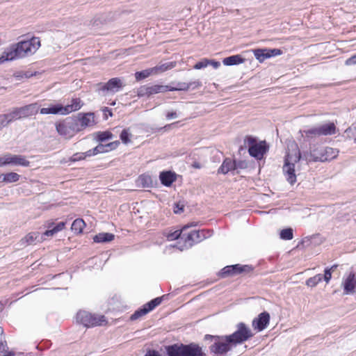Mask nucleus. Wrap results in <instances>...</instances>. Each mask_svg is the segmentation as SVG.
<instances>
[{
	"label": "nucleus",
	"instance_id": "1",
	"mask_svg": "<svg viewBox=\"0 0 356 356\" xmlns=\"http://www.w3.org/2000/svg\"><path fill=\"white\" fill-rule=\"evenodd\" d=\"M40 47L39 38L33 37L28 40H22L7 47L0 56V64L11 61L32 54Z\"/></svg>",
	"mask_w": 356,
	"mask_h": 356
},
{
	"label": "nucleus",
	"instance_id": "2",
	"mask_svg": "<svg viewBox=\"0 0 356 356\" xmlns=\"http://www.w3.org/2000/svg\"><path fill=\"white\" fill-rule=\"evenodd\" d=\"M65 223L64 222H60L53 228L49 229L44 232L43 234H40L38 232H31L25 236L20 241L21 246H27L30 245H35L38 243L42 242L44 240V236H52L57 232L63 230L65 227Z\"/></svg>",
	"mask_w": 356,
	"mask_h": 356
},
{
	"label": "nucleus",
	"instance_id": "3",
	"mask_svg": "<svg viewBox=\"0 0 356 356\" xmlns=\"http://www.w3.org/2000/svg\"><path fill=\"white\" fill-rule=\"evenodd\" d=\"M338 154L339 151L332 147L318 146L310 152V154L306 157V160L309 162H325L335 159Z\"/></svg>",
	"mask_w": 356,
	"mask_h": 356
},
{
	"label": "nucleus",
	"instance_id": "4",
	"mask_svg": "<svg viewBox=\"0 0 356 356\" xmlns=\"http://www.w3.org/2000/svg\"><path fill=\"white\" fill-rule=\"evenodd\" d=\"M301 158L299 151L294 155L288 154L283 165V172L289 183L293 185L296 181L295 173V163L298 162Z\"/></svg>",
	"mask_w": 356,
	"mask_h": 356
},
{
	"label": "nucleus",
	"instance_id": "5",
	"mask_svg": "<svg viewBox=\"0 0 356 356\" xmlns=\"http://www.w3.org/2000/svg\"><path fill=\"white\" fill-rule=\"evenodd\" d=\"M76 321L88 327L103 325L106 323L104 316L92 314L86 311H80L76 314Z\"/></svg>",
	"mask_w": 356,
	"mask_h": 356
},
{
	"label": "nucleus",
	"instance_id": "6",
	"mask_svg": "<svg viewBox=\"0 0 356 356\" xmlns=\"http://www.w3.org/2000/svg\"><path fill=\"white\" fill-rule=\"evenodd\" d=\"M175 66V64L172 62L165 63L142 71L136 72L134 74V76L137 81H140L151 76L163 73L168 70L173 68Z\"/></svg>",
	"mask_w": 356,
	"mask_h": 356
},
{
	"label": "nucleus",
	"instance_id": "7",
	"mask_svg": "<svg viewBox=\"0 0 356 356\" xmlns=\"http://www.w3.org/2000/svg\"><path fill=\"white\" fill-rule=\"evenodd\" d=\"M251 330L243 323L237 325V330L232 334L227 336V340L234 344L242 343L252 337Z\"/></svg>",
	"mask_w": 356,
	"mask_h": 356
},
{
	"label": "nucleus",
	"instance_id": "8",
	"mask_svg": "<svg viewBox=\"0 0 356 356\" xmlns=\"http://www.w3.org/2000/svg\"><path fill=\"white\" fill-rule=\"evenodd\" d=\"M336 127L333 122L321 124L318 127L305 130V137L313 138L320 136L332 135L335 133Z\"/></svg>",
	"mask_w": 356,
	"mask_h": 356
},
{
	"label": "nucleus",
	"instance_id": "9",
	"mask_svg": "<svg viewBox=\"0 0 356 356\" xmlns=\"http://www.w3.org/2000/svg\"><path fill=\"white\" fill-rule=\"evenodd\" d=\"M38 113L36 104H31L23 107L17 108L9 113L10 121L27 118Z\"/></svg>",
	"mask_w": 356,
	"mask_h": 356
},
{
	"label": "nucleus",
	"instance_id": "10",
	"mask_svg": "<svg viewBox=\"0 0 356 356\" xmlns=\"http://www.w3.org/2000/svg\"><path fill=\"white\" fill-rule=\"evenodd\" d=\"M248 143L250 145L249 154L257 159H261L267 151L265 142L257 143L254 138L249 136L248 137Z\"/></svg>",
	"mask_w": 356,
	"mask_h": 356
},
{
	"label": "nucleus",
	"instance_id": "11",
	"mask_svg": "<svg viewBox=\"0 0 356 356\" xmlns=\"http://www.w3.org/2000/svg\"><path fill=\"white\" fill-rule=\"evenodd\" d=\"M232 343L227 340V336L225 337H215V342L211 346V352L215 354H222L230 349L229 344Z\"/></svg>",
	"mask_w": 356,
	"mask_h": 356
},
{
	"label": "nucleus",
	"instance_id": "12",
	"mask_svg": "<svg viewBox=\"0 0 356 356\" xmlns=\"http://www.w3.org/2000/svg\"><path fill=\"white\" fill-rule=\"evenodd\" d=\"M206 238L205 232L201 231H191L188 233L186 232V236L184 238V246L186 248H191L195 243H197L202 241Z\"/></svg>",
	"mask_w": 356,
	"mask_h": 356
},
{
	"label": "nucleus",
	"instance_id": "13",
	"mask_svg": "<svg viewBox=\"0 0 356 356\" xmlns=\"http://www.w3.org/2000/svg\"><path fill=\"white\" fill-rule=\"evenodd\" d=\"M184 356H204L202 348L195 343L179 345Z\"/></svg>",
	"mask_w": 356,
	"mask_h": 356
},
{
	"label": "nucleus",
	"instance_id": "14",
	"mask_svg": "<svg viewBox=\"0 0 356 356\" xmlns=\"http://www.w3.org/2000/svg\"><path fill=\"white\" fill-rule=\"evenodd\" d=\"M270 321V314L267 312L261 313L257 318L252 321V327L259 332L264 330Z\"/></svg>",
	"mask_w": 356,
	"mask_h": 356
},
{
	"label": "nucleus",
	"instance_id": "15",
	"mask_svg": "<svg viewBox=\"0 0 356 356\" xmlns=\"http://www.w3.org/2000/svg\"><path fill=\"white\" fill-rule=\"evenodd\" d=\"M251 267L249 266H241L239 264L232 265V266H228L225 267L222 269V274L224 276L229 275H236L241 273L244 271H250L251 270Z\"/></svg>",
	"mask_w": 356,
	"mask_h": 356
},
{
	"label": "nucleus",
	"instance_id": "16",
	"mask_svg": "<svg viewBox=\"0 0 356 356\" xmlns=\"http://www.w3.org/2000/svg\"><path fill=\"white\" fill-rule=\"evenodd\" d=\"M97 89H119L123 87L120 78H112L106 83H98L96 84Z\"/></svg>",
	"mask_w": 356,
	"mask_h": 356
},
{
	"label": "nucleus",
	"instance_id": "17",
	"mask_svg": "<svg viewBox=\"0 0 356 356\" xmlns=\"http://www.w3.org/2000/svg\"><path fill=\"white\" fill-rule=\"evenodd\" d=\"M41 114H61L66 115L65 106L60 104H51L47 108L40 109Z\"/></svg>",
	"mask_w": 356,
	"mask_h": 356
},
{
	"label": "nucleus",
	"instance_id": "18",
	"mask_svg": "<svg viewBox=\"0 0 356 356\" xmlns=\"http://www.w3.org/2000/svg\"><path fill=\"white\" fill-rule=\"evenodd\" d=\"M356 286V275L350 273L343 283L344 293L348 294L354 292Z\"/></svg>",
	"mask_w": 356,
	"mask_h": 356
},
{
	"label": "nucleus",
	"instance_id": "19",
	"mask_svg": "<svg viewBox=\"0 0 356 356\" xmlns=\"http://www.w3.org/2000/svg\"><path fill=\"white\" fill-rule=\"evenodd\" d=\"M156 305L152 302L151 301L144 305L143 308L136 311L131 316V320H136L145 314H147L150 311L153 310Z\"/></svg>",
	"mask_w": 356,
	"mask_h": 356
},
{
	"label": "nucleus",
	"instance_id": "20",
	"mask_svg": "<svg viewBox=\"0 0 356 356\" xmlns=\"http://www.w3.org/2000/svg\"><path fill=\"white\" fill-rule=\"evenodd\" d=\"M237 168L236 163L231 159L227 158L224 160L222 165L219 168L218 172L222 174H227V172Z\"/></svg>",
	"mask_w": 356,
	"mask_h": 356
},
{
	"label": "nucleus",
	"instance_id": "21",
	"mask_svg": "<svg viewBox=\"0 0 356 356\" xmlns=\"http://www.w3.org/2000/svg\"><path fill=\"white\" fill-rule=\"evenodd\" d=\"M56 127L58 133L65 138H70L74 136L70 127L66 124L65 120L57 124Z\"/></svg>",
	"mask_w": 356,
	"mask_h": 356
},
{
	"label": "nucleus",
	"instance_id": "22",
	"mask_svg": "<svg viewBox=\"0 0 356 356\" xmlns=\"http://www.w3.org/2000/svg\"><path fill=\"white\" fill-rule=\"evenodd\" d=\"M244 62L245 58H243L240 54L232 55L226 57L222 60L223 65L226 66L238 65L241 63H243Z\"/></svg>",
	"mask_w": 356,
	"mask_h": 356
},
{
	"label": "nucleus",
	"instance_id": "23",
	"mask_svg": "<svg viewBox=\"0 0 356 356\" xmlns=\"http://www.w3.org/2000/svg\"><path fill=\"white\" fill-rule=\"evenodd\" d=\"M113 145H114V144L113 143H110L106 145L99 144L95 148L87 151L86 155L91 156L93 155L98 154L99 153L107 152L108 150V147L110 149L114 148L115 147H113Z\"/></svg>",
	"mask_w": 356,
	"mask_h": 356
},
{
	"label": "nucleus",
	"instance_id": "24",
	"mask_svg": "<svg viewBox=\"0 0 356 356\" xmlns=\"http://www.w3.org/2000/svg\"><path fill=\"white\" fill-rule=\"evenodd\" d=\"M81 129L92 126L95 124V116L93 113H88L78 119Z\"/></svg>",
	"mask_w": 356,
	"mask_h": 356
},
{
	"label": "nucleus",
	"instance_id": "25",
	"mask_svg": "<svg viewBox=\"0 0 356 356\" xmlns=\"http://www.w3.org/2000/svg\"><path fill=\"white\" fill-rule=\"evenodd\" d=\"M159 178H160L161 183L163 185H165L166 186H169L175 180V175L174 173H172L170 171L162 172L160 174Z\"/></svg>",
	"mask_w": 356,
	"mask_h": 356
},
{
	"label": "nucleus",
	"instance_id": "26",
	"mask_svg": "<svg viewBox=\"0 0 356 356\" xmlns=\"http://www.w3.org/2000/svg\"><path fill=\"white\" fill-rule=\"evenodd\" d=\"M192 225H185L181 230H176L174 232L170 233L168 235V239L169 241H173L178 238L183 239L184 241V238L186 236V231L188 229V227Z\"/></svg>",
	"mask_w": 356,
	"mask_h": 356
},
{
	"label": "nucleus",
	"instance_id": "27",
	"mask_svg": "<svg viewBox=\"0 0 356 356\" xmlns=\"http://www.w3.org/2000/svg\"><path fill=\"white\" fill-rule=\"evenodd\" d=\"M137 185L143 188L151 187L153 185L152 177L148 175H142L136 181Z\"/></svg>",
	"mask_w": 356,
	"mask_h": 356
},
{
	"label": "nucleus",
	"instance_id": "28",
	"mask_svg": "<svg viewBox=\"0 0 356 356\" xmlns=\"http://www.w3.org/2000/svg\"><path fill=\"white\" fill-rule=\"evenodd\" d=\"M114 238V234L103 232L95 235L93 239L96 243H106L113 241Z\"/></svg>",
	"mask_w": 356,
	"mask_h": 356
},
{
	"label": "nucleus",
	"instance_id": "29",
	"mask_svg": "<svg viewBox=\"0 0 356 356\" xmlns=\"http://www.w3.org/2000/svg\"><path fill=\"white\" fill-rule=\"evenodd\" d=\"M20 176L16 172H9L0 175V180L3 182L13 183L19 180Z\"/></svg>",
	"mask_w": 356,
	"mask_h": 356
},
{
	"label": "nucleus",
	"instance_id": "30",
	"mask_svg": "<svg viewBox=\"0 0 356 356\" xmlns=\"http://www.w3.org/2000/svg\"><path fill=\"white\" fill-rule=\"evenodd\" d=\"M10 164L26 167L29 165L30 162L23 156L11 154Z\"/></svg>",
	"mask_w": 356,
	"mask_h": 356
},
{
	"label": "nucleus",
	"instance_id": "31",
	"mask_svg": "<svg viewBox=\"0 0 356 356\" xmlns=\"http://www.w3.org/2000/svg\"><path fill=\"white\" fill-rule=\"evenodd\" d=\"M65 121L66 124L70 127V129L73 135L82 129L78 119L67 118Z\"/></svg>",
	"mask_w": 356,
	"mask_h": 356
},
{
	"label": "nucleus",
	"instance_id": "32",
	"mask_svg": "<svg viewBox=\"0 0 356 356\" xmlns=\"http://www.w3.org/2000/svg\"><path fill=\"white\" fill-rule=\"evenodd\" d=\"M82 105L83 104L80 99H74L71 104L65 106V113L68 114L72 111H77L81 108Z\"/></svg>",
	"mask_w": 356,
	"mask_h": 356
},
{
	"label": "nucleus",
	"instance_id": "33",
	"mask_svg": "<svg viewBox=\"0 0 356 356\" xmlns=\"http://www.w3.org/2000/svg\"><path fill=\"white\" fill-rule=\"evenodd\" d=\"M86 226V223L84 220L81 218H77L74 220L72 222L71 229L76 234H81L83 232L84 227Z\"/></svg>",
	"mask_w": 356,
	"mask_h": 356
},
{
	"label": "nucleus",
	"instance_id": "34",
	"mask_svg": "<svg viewBox=\"0 0 356 356\" xmlns=\"http://www.w3.org/2000/svg\"><path fill=\"white\" fill-rule=\"evenodd\" d=\"M168 356H184L178 344H174L167 348Z\"/></svg>",
	"mask_w": 356,
	"mask_h": 356
},
{
	"label": "nucleus",
	"instance_id": "35",
	"mask_svg": "<svg viewBox=\"0 0 356 356\" xmlns=\"http://www.w3.org/2000/svg\"><path fill=\"white\" fill-rule=\"evenodd\" d=\"M254 55L259 62H263L266 58H269L267 56V49H256L254 50Z\"/></svg>",
	"mask_w": 356,
	"mask_h": 356
},
{
	"label": "nucleus",
	"instance_id": "36",
	"mask_svg": "<svg viewBox=\"0 0 356 356\" xmlns=\"http://www.w3.org/2000/svg\"><path fill=\"white\" fill-rule=\"evenodd\" d=\"M344 136L347 138L353 139L356 143V127H350L346 129Z\"/></svg>",
	"mask_w": 356,
	"mask_h": 356
},
{
	"label": "nucleus",
	"instance_id": "37",
	"mask_svg": "<svg viewBox=\"0 0 356 356\" xmlns=\"http://www.w3.org/2000/svg\"><path fill=\"white\" fill-rule=\"evenodd\" d=\"M323 280V275L318 274L312 277H310L307 281V285L311 287L315 286L318 283Z\"/></svg>",
	"mask_w": 356,
	"mask_h": 356
},
{
	"label": "nucleus",
	"instance_id": "38",
	"mask_svg": "<svg viewBox=\"0 0 356 356\" xmlns=\"http://www.w3.org/2000/svg\"><path fill=\"white\" fill-rule=\"evenodd\" d=\"M337 265H333L330 268H326L325 270L324 275L323 276V279L325 281L326 283H328L332 278V273L335 271L337 268Z\"/></svg>",
	"mask_w": 356,
	"mask_h": 356
},
{
	"label": "nucleus",
	"instance_id": "39",
	"mask_svg": "<svg viewBox=\"0 0 356 356\" xmlns=\"http://www.w3.org/2000/svg\"><path fill=\"white\" fill-rule=\"evenodd\" d=\"M96 136L97 140L101 142L111 139L113 138V134L109 131L97 132L96 133Z\"/></svg>",
	"mask_w": 356,
	"mask_h": 356
},
{
	"label": "nucleus",
	"instance_id": "40",
	"mask_svg": "<svg viewBox=\"0 0 356 356\" xmlns=\"http://www.w3.org/2000/svg\"><path fill=\"white\" fill-rule=\"evenodd\" d=\"M293 237L291 228L284 229L280 232V238L284 240H291Z\"/></svg>",
	"mask_w": 356,
	"mask_h": 356
},
{
	"label": "nucleus",
	"instance_id": "41",
	"mask_svg": "<svg viewBox=\"0 0 356 356\" xmlns=\"http://www.w3.org/2000/svg\"><path fill=\"white\" fill-rule=\"evenodd\" d=\"M208 65H209V59L202 58L195 64L193 68L195 70H201L207 67Z\"/></svg>",
	"mask_w": 356,
	"mask_h": 356
},
{
	"label": "nucleus",
	"instance_id": "42",
	"mask_svg": "<svg viewBox=\"0 0 356 356\" xmlns=\"http://www.w3.org/2000/svg\"><path fill=\"white\" fill-rule=\"evenodd\" d=\"M9 113L0 115V129L7 126L12 121L9 120Z\"/></svg>",
	"mask_w": 356,
	"mask_h": 356
},
{
	"label": "nucleus",
	"instance_id": "43",
	"mask_svg": "<svg viewBox=\"0 0 356 356\" xmlns=\"http://www.w3.org/2000/svg\"><path fill=\"white\" fill-rule=\"evenodd\" d=\"M11 161V154H6L2 156H0V166H3L6 165L10 164Z\"/></svg>",
	"mask_w": 356,
	"mask_h": 356
},
{
	"label": "nucleus",
	"instance_id": "44",
	"mask_svg": "<svg viewBox=\"0 0 356 356\" xmlns=\"http://www.w3.org/2000/svg\"><path fill=\"white\" fill-rule=\"evenodd\" d=\"M87 156H88L86 155V152L84 153H76V154H73V156L70 158V161L75 162V161L83 160V159H86V157H87Z\"/></svg>",
	"mask_w": 356,
	"mask_h": 356
},
{
	"label": "nucleus",
	"instance_id": "45",
	"mask_svg": "<svg viewBox=\"0 0 356 356\" xmlns=\"http://www.w3.org/2000/svg\"><path fill=\"white\" fill-rule=\"evenodd\" d=\"M130 135L127 129H124L120 134V139L124 143L127 144L130 142Z\"/></svg>",
	"mask_w": 356,
	"mask_h": 356
},
{
	"label": "nucleus",
	"instance_id": "46",
	"mask_svg": "<svg viewBox=\"0 0 356 356\" xmlns=\"http://www.w3.org/2000/svg\"><path fill=\"white\" fill-rule=\"evenodd\" d=\"M268 55L267 56H269V58L279 56L282 54V51L280 49H267Z\"/></svg>",
	"mask_w": 356,
	"mask_h": 356
},
{
	"label": "nucleus",
	"instance_id": "47",
	"mask_svg": "<svg viewBox=\"0 0 356 356\" xmlns=\"http://www.w3.org/2000/svg\"><path fill=\"white\" fill-rule=\"evenodd\" d=\"M3 330L0 327V350H5L6 345L3 343L5 342V337H3Z\"/></svg>",
	"mask_w": 356,
	"mask_h": 356
},
{
	"label": "nucleus",
	"instance_id": "48",
	"mask_svg": "<svg viewBox=\"0 0 356 356\" xmlns=\"http://www.w3.org/2000/svg\"><path fill=\"white\" fill-rule=\"evenodd\" d=\"M184 204H182L181 202H178V203L175 204V206L174 208V212L175 213H181V212L184 211Z\"/></svg>",
	"mask_w": 356,
	"mask_h": 356
},
{
	"label": "nucleus",
	"instance_id": "49",
	"mask_svg": "<svg viewBox=\"0 0 356 356\" xmlns=\"http://www.w3.org/2000/svg\"><path fill=\"white\" fill-rule=\"evenodd\" d=\"M202 83L200 81H195L193 82L190 83L188 86L187 89H189L190 88H192V89H195L196 88L202 87Z\"/></svg>",
	"mask_w": 356,
	"mask_h": 356
},
{
	"label": "nucleus",
	"instance_id": "50",
	"mask_svg": "<svg viewBox=\"0 0 356 356\" xmlns=\"http://www.w3.org/2000/svg\"><path fill=\"white\" fill-rule=\"evenodd\" d=\"M146 89H172V90H174V89H178V88L176 87H172V86H155L154 87H147Z\"/></svg>",
	"mask_w": 356,
	"mask_h": 356
},
{
	"label": "nucleus",
	"instance_id": "51",
	"mask_svg": "<svg viewBox=\"0 0 356 356\" xmlns=\"http://www.w3.org/2000/svg\"><path fill=\"white\" fill-rule=\"evenodd\" d=\"M356 64V54L353 55L351 57L346 60V65H351Z\"/></svg>",
	"mask_w": 356,
	"mask_h": 356
},
{
	"label": "nucleus",
	"instance_id": "52",
	"mask_svg": "<svg viewBox=\"0 0 356 356\" xmlns=\"http://www.w3.org/2000/svg\"><path fill=\"white\" fill-rule=\"evenodd\" d=\"M102 112L104 113V120L108 119V115L112 116V112L108 107H104L102 108Z\"/></svg>",
	"mask_w": 356,
	"mask_h": 356
},
{
	"label": "nucleus",
	"instance_id": "53",
	"mask_svg": "<svg viewBox=\"0 0 356 356\" xmlns=\"http://www.w3.org/2000/svg\"><path fill=\"white\" fill-rule=\"evenodd\" d=\"M209 65H211L214 69H217L220 66V63L215 60L209 59Z\"/></svg>",
	"mask_w": 356,
	"mask_h": 356
},
{
	"label": "nucleus",
	"instance_id": "54",
	"mask_svg": "<svg viewBox=\"0 0 356 356\" xmlns=\"http://www.w3.org/2000/svg\"><path fill=\"white\" fill-rule=\"evenodd\" d=\"M166 118H167L168 120H171V119L177 118V114L175 111L168 112L167 113V115H166Z\"/></svg>",
	"mask_w": 356,
	"mask_h": 356
},
{
	"label": "nucleus",
	"instance_id": "55",
	"mask_svg": "<svg viewBox=\"0 0 356 356\" xmlns=\"http://www.w3.org/2000/svg\"><path fill=\"white\" fill-rule=\"evenodd\" d=\"M163 298V296L156 298L152 300L151 302H153L154 304H155V305L158 306L161 303Z\"/></svg>",
	"mask_w": 356,
	"mask_h": 356
},
{
	"label": "nucleus",
	"instance_id": "56",
	"mask_svg": "<svg viewBox=\"0 0 356 356\" xmlns=\"http://www.w3.org/2000/svg\"><path fill=\"white\" fill-rule=\"evenodd\" d=\"M23 355L22 353L16 354L13 351H10L8 353L3 354V355H1V353H0V356H16V355L20 356V355Z\"/></svg>",
	"mask_w": 356,
	"mask_h": 356
},
{
	"label": "nucleus",
	"instance_id": "57",
	"mask_svg": "<svg viewBox=\"0 0 356 356\" xmlns=\"http://www.w3.org/2000/svg\"><path fill=\"white\" fill-rule=\"evenodd\" d=\"M145 356H160L158 352L155 350L147 352Z\"/></svg>",
	"mask_w": 356,
	"mask_h": 356
},
{
	"label": "nucleus",
	"instance_id": "58",
	"mask_svg": "<svg viewBox=\"0 0 356 356\" xmlns=\"http://www.w3.org/2000/svg\"><path fill=\"white\" fill-rule=\"evenodd\" d=\"M192 166L194 168H196V169H200L201 168V165L200 163L198 162H194L193 164H192Z\"/></svg>",
	"mask_w": 356,
	"mask_h": 356
},
{
	"label": "nucleus",
	"instance_id": "59",
	"mask_svg": "<svg viewBox=\"0 0 356 356\" xmlns=\"http://www.w3.org/2000/svg\"><path fill=\"white\" fill-rule=\"evenodd\" d=\"M245 164L244 162H239L238 164H236L237 168H244L243 165Z\"/></svg>",
	"mask_w": 356,
	"mask_h": 356
},
{
	"label": "nucleus",
	"instance_id": "60",
	"mask_svg": "<svg viewBox=\"0 0 356 356\" xmlns=\"http://www.w3.org/2000/svg\"><path fill=\"white\" fill-rule=\"evenodd\" d=\"M159 90H150L149 91V95H152V94H154V93H157Z\"/></svg>",
	"mask_w": 356,
	"mask_h": 356
},
{
	"label": "nucleus",
	"instance_id": "61",
	"mask_svg": "<svg viewBox=\"0 0 356 356\" xmlns=\"http://www.w3.org/2000/svg\"><path fill=\"white\" fill-rule=\"evenodd\" d=\"M145 94H146V92H138V96H143V95H145Z\"/></svg>",
	"mask_w": 356,
	"mask_h": 356
},
{
	"label": "nucleus",
	"instance_id": "62",
	"mask_svg": "<svg viewBox=\"0 0 356 356\" xmlns=\"http://www.w3.org/2000/svg\"><path fill=\"white\" fill-rule=\"evenodd\" d=\"M25 76H26V78H28V77H29V76H30V75H28V74H27V73H25Z\"/></svg>",
	"mask_w": 356,
	"mask_h": 356
},
{
	"label": "nucleus",
	"instance_id": "63",
	"mask_svg": "<svg viewBox=\"0 0 356 356\" xmlns=\"http://www.w3.org/2000/svg\"><path fill=\"white\" fill-rule=\"evenodd\" d=\"M0 89H6L5 88L3 87H1Z\"/></svg>",
	"mask_w": 356,
	"mask_h": 356
}]
</instances>
